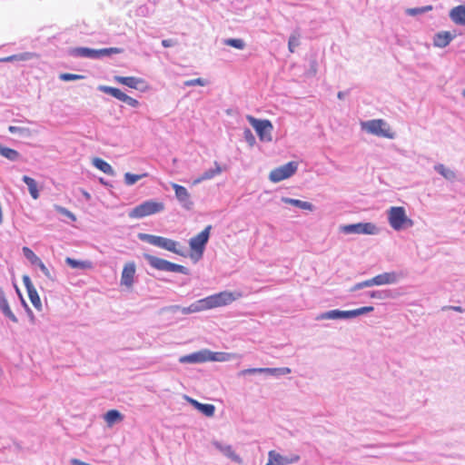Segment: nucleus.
Masks as SVG:
<instances>
[{"label":"nucleus","mask_w":465,"mask_h":465,"mask_svg":"<svg viewBox=\"0 0 465 465\" xmlns=\"http://www.w3.org/2000/svg\"><path fill=\"white\" fill-rule=\"evenodd\" d=\"M366 294L372 299L386 300L392 298V292L391 290H380V291H370Z\"/></svg>","instance_id":"f704fd0d"},{"label":"nucleus","mask_w":465,"mask_h":465,"mask_svg":"<svg viewBox=\"0 0 465 465\" xmlns=\"http://www.w3.org/2000/svg\"><path fill=\"white\" fill-rule=\"evenodd\" d=\"M374 286L373 278L358 282L351 288V292H356L363 288Z\"/></svg>","instance_id":"a18cd8bd"},{"label":"nucleus","mask_w":465,"mask_h":465,"mask_svg":"<svg viewBox=\"0 0 465 465\" xmlns=\"http://www.w3.org/2000/svg\"><path fill=\"white\" fill-rule=\"evenodd\" d=\"M164 210V204L161 202L148 200L136 205L129 212V217L141 219L148 215L161 213Z\"/></svg>","instance_id":"7ed1b4c3"},{"label":"nucleus","mask_w":465,"mask_h":465,"mask_svg":"<svg viewBox=\"0 0 465 465\" xmlns=\"http://www.w3.org/2000/svg\"><path fill=\"white\" fill-rule=\"evenodd\" d=\"M56 211L62 214L69 218L71 221L74 222L76 220L75 215L70 212L68 209L62 206H55Z\"/></svg>","instance_id":"de8ad7c7"},{"label":"nucleus","mask_w":465,"mask_h":465,"mask_svg":"<svg viewBox=\"0 0 465 465\" xmlns=\"http://www.w3.org/2000/svg\"><path fill=\"white\" fill-rule=\"evenodd\" d=\"M215 168H211L203 173V174L194 180L193 184H198L205 180H210L222 173V169L217 162H214Z\"/></svg>","instance_id":"b1692460"},{"label":"nucleus","mask_w":465,"mask_h":465,"mask_svg":"<svg viewBox=\"0 0 465 465\" xmlns=\"http://www.w3.org/2000/svg\"><path fill=\"white\" fill-rule=\"evenodd\" d=\"M311 67H312L313 74H316V61L315 60L312 61Z\"/></svg>","instance_id":"774afa93"},{"label":"nucleus","mask_w":465,"mask_h":465,"mask_svg":"<svg viewBox=\"0 0 465 465\" xmlns=\"http://www.w3.org/2000/svg\"><path fill=\"white\" fill-rule=\"evenodd\" d=\"M93 164L97 169H99L100 171L104 173L105 174H108V175L114 174V171L113 167L107 162H105L104 160H103L101 158H94Z\"/></svg>","instance_id":"7c9ffc66"},{"label":"nucleus","mask_w":465,"mask_h":465,"mask_svg":"<svg viewBox=\"0 0 465 465\" xmlns=\"http://www.w3.org/2000/svg\"><path fill=\"white\" fill-rule=\"evenodd\" d=\"M125 104L134 108H136L140 105L139 101L131 96H128V98L125 101Z\"/></svg>","instance_id":"13d9d810"},{"label":"nucleus","mask_w":465,"mask_h":465,"mask_svg":"<svg viewBox=\"0 0 465 465\" xmlns=\"http://www.w3.org/2000/svg\"><path fill=\"white\" fill-rule=\"evenodd\" d=\"M248 121L255 129L261 141H272V131L273 127L269 120H259L252 116H248Z\"/></svg>","instance_id":"1a4fd4ad"},{"label":"nucleus","mask_w":465,"mask_h":465,"mask_svg":"<svg viewBox=\"0 0 465 465\" xmlns=\"http://www.w3.org/2000/svg\"><path fill=\"white\" fill-rule=\"evenodd\" d=\"M361 129L369 134L389 139L395 138V133L391 132L387 123L382 119L369 120L361 123Z\"/></svg>","instance_id":"20e7f679"},{"label":"nucleus","mask_w":465,"mask_h":465,"mask_svg":"<svg viewBox=\"0 0 465 465\" xmlns=\"http://www.w3.org/2000/svg\"><path fill=\"white\" fill-rule=\"evenodd\" d=\"M434 170L440 173V175H442L446 180L448 181H450V182H453L457 175H456V173L449 168H447L444 164L442 163H438L434 166Z\"/></svg>","instance_id":"c756f323"},{"label":"nucleus","mask_w":465,"mask_h":465,"mask_svg":"<svg viewBox=\"0 0 465 465\" xmlns=\"http://www.w3.org/2000/svg\"><path fill=\"white\" fill-rule=\"evenodd\" d=\"M205 84L206 83L203 78H195V79H190V80L183 82V86H186V87L195 86V85L204 86Z\"/></svg>","instance_id":"09e8293b"},{"label":"nucleus","mask_w":465,"mask_h":465,"mask_svg":"<svg viewBox=\"0 0 465 465\" xmlns=\"http://www.w3.org/2000/svg\"><path fill=\"white\" fill-rule=\"evenodd\" d=\"M300 460L301 457L298 454L282 456L275 450H270L266 465H290L298 462Z\"/></svg>","instance_id":"9b49d317"},{"label":"nucleus","mask_w":465,"mask_h":465,"mask_svg":"<svg viewBox=\"0 0 465 465\" xmlns=\"http://www.w3.org/2000/svg\"><path fill=\"white\" fill-rule=\"evenodd\" d=\"M177 44V42L173 39H163L162 40V45L165 48L173 47Z\"/></svg>","instance_id":"bf43d9fd"},{"label":"nucleus","mask_w":465,"mask_h":465,"mask_svg":"<svg viewBox=\"0 0 465 465\" xmlns=\"http://www.w3.org/2000/svg\"><path fill=\"white\" fill-rule=\"evenodd\" d=\"M282 202L287 204L293 205L297 208L307 210L312 212L314 210V206L312 203L298 199L289 198V197H282Z\"/></svg>","instance_id":"5701e85b"},{"label":"nucleus","mask_w":465,"mask_h":465,"mask_svg":"<svg viewBox=\"0 0 465 465\" xmlns=\"http://www.w3.org/2000/svg\"><path fill=\"white\" fill-rule=\"evenodd\" d=\"M179 242L165 237H162L160 248L172 252L179 255H184L181 250L177 249Z\"/></svg>","instance_id":"a878e982"},{"label":"nucleus","mask_w":465,"mask_h":465,"mask_svg":"<svg viewBox=\"0 0 465 465\" xmlns=\"http://www.w3.org/2000/svg\"><path fill=\"white\" fill-rule=\"evenodd\" d=\"M27 293H28V297H29L32 304L34 305V307L36 310L41 311L42 303H41L40 297H39L38 292L35 290V288L27 291Z\"/></svg>","instance_id":"e433bc0d"},{"label":"nucleus","mask_w":465,"mask_h":465,"mask_svg":"<svg viewBox=\"0 0 465 465\" xmlns=\"http://www.w3.org/2000/svg\"><path fill=\"white\" fill-rule=\"evenodd\" d=\"M22 181L27 185L29 193L32 196V198L35 200L38 199L39 191L36 181L27 175H24L22 177Z\"/></svg>","instance_id":"bb28decb"},{"label":"nucleus","mask_w":465,"mask_h":465,"mask_svg":"<svg viewBox=\"0 0 465 465\" xmlns=\"http://www.w3.org/2000/svg\"><path fill=\"white\" fill-rule=\"evenodd\" d=\"M172 187L174 190L175 197L182 207L188 211L192 210L193 207V202L191 200V194L188 190L184 186L174 183H172Z\"/></svg>","instance_id":"f8f14e48"},{"label":"nucleus","mask_w":465,"mask_h":465,"mask_svg":"<svg viewBox=\"0 0 465 465\" xmlns=\"http://www.w3.org/2000/svg\"><path fill=\"white\" fill-rule=\"evenodd\" d=\"M454 35L448 31H441L435 34L433 37V45L436 47L444 48L453 40Z\"/></svg>","instance_id":"6ab92c4d"},{"label":"nucleus","mask_w":465,"mask_h":465,"mask_svg":"<svg viewBox=\"0 0 465 465\" xmlns=\"http://www.w3.org/2000/svg\"><path fill=\"white\" fill-rule=\"evenodd\" d=\"M292 370L288 367H281V368H250L242 370L238 376H245L250 374H266L273 377H281L283 375L290 374Z\"/></svg>","instance_id":"9d476101"},{"label":"nucleus","mask_w":465,"mask_h":465,"mask_svg":"<svg viewBox=\"0 0 465 465\" xmlns=\"http://www.w3.org/2000/svg\"><path fill=\"white\" fill-rule=\"evenodd\" d=\"M223 45L233 48L243 50L246 46L245 42L241 38H226L223 40Z\"/></svg>","instance_id":"c9c22d12"},{"label":"nucleus","mask_w":465,"mask_h":465,"mask_svg":"<svg viewBox=\"0 0 465 465\" xmlns=\"http://www.w3.org/2000/svg\"><path fill=\"white\" fill-rule=\"evenodd\" d=\"M23 282H24V285H25L26 291H29V290H32L35 288V286L33 285L31 279L28 275L23 276Z\"/></svg>","instance_id":"4d7b16f0"},{"label":"nucleus","mask_w":465,"mask_h":465,"mask_svg":"<svg viewBox=\"0 0 465 465\" xmlns=\"http://www.w3.org/2000/svg\"><path fill=\"white\" fill-rule=\"evenodd\" d=\"M64 262L73 269L90 270L93 268V262L91 261H78L71 257H66Z\"/></svg>","instance_id":"393cba45"},{"label":"nucleus","mask_w":465,"mask_h":465,"mask_svg":"<svg viewBox=\"0 0 465 465\" xmlns=\"http://www.w3.org/2000/svg\"><path fill=\"white\" fill-rule=\"evenodd\" d=\"M298 169V163L289 162L271 171L269 179L272 183H279L293 175Z\"/></svg>","instance_id":"6e6552de"},{"label":"nucleus","mask_w":465,"mask_h":465,"mask_svg":"<svg viewBox=\"0 0 465 465\" xmlns=\"http://www.w3.org/2000/svg\"><path fill=\"white\" fill-rule=\"evenodd\" d=\"M168 310H170L172 312L181 311L183 312V314L191 313V310H190L189 306L188 307H181L179 305H174V306L169 307Z\"/></svg>","instance_id":"5fc2aeb1"},{"label":"nucleus","mask_w":465,"mask_h":465,"mask_svg":"<svg viewBox=\"0 0 465 465\" xmlns=\"http://www.w3.org/2000/svg\"><path fill=\"white\" fill-rule=\"evenodd\" d=\"M243 138L250 146H253L256 143L255 136L249 128L244 129Z\"/></svg>","instance_id":"49530a36"},{"label":"nucleus","mask_w":465,"mask_h":465,"mask_svg":"<svg viewBox=\"0 0 465 465\" xmlns=\"http://www.w3.org/2000/svg\"><path fill=\"white\" fill-rule=\"evenodd\" d=\"M340 232L345 234H369L379 233V228L372 223H358L340 226Z\"/></svg>","instance_id":"423d86ee"},{"label":"nucleus","mask_w":465,"mask_h":465,"mask_svg":"<svg viewBox=\"0 0 465 465\" xmlns=\"http://www.w3.org/2000/svg\"><path fill=\"white\" fill-rule=\"evenodd\" d=\"M207 350L196 351L188 355L182 356L179 359L181 363H201L208 361Z\"/></svg>","instance_id":"4468645a"},{"label":"nucleus","mask_w":465,"mask_h":465,"mask_svg":"<svg viewBox=\"0 0 465 465\" xmlns=\"http://www.w3.org/2000/svg\"><path fill=\"white\" fill-rule=\"evenodd\" d=\"M128 96L129 95H127L126 94H124V92H122L119 89L118 92L116 93V94L114 95V98L118 99L119 101H122V102L125 103V101L128 98Z\"/></svg>","instance_id":"680f3d73"},{"label":"nucleus","mask_w":465,"mask_h":465,"mask_svg":"<svg viewBox=\"0 0 465 465\" xmlns=\"http://www.w3.org/2000/svg\"><path fill=\"white\" fill-rule=\"evenodd\" d=\"M207 353H208V355H207L208 361H224L229 360V358L227 357V354L224 352H213V351L207 350Z\"/></svg>","instance_id":"37998d69"},{"label":"nucleus","mask_w":465,"mask_h":465,"mask_svg":"<svg viewBox=\"0 0 465 465\" xmlns=\"http://www.w3.org/2000/svg\"><path fill=\"white\" fill-rule=\"evenodd\" d=\"M36 265L39 267V269L45 274V277L52 281L54 280V277L51 273L50 270L45 265V263L42 261H40Z\"/></svg>","instance_id":"603ef678"},{"label":"nucleus","mask_w":465,"mask_h":465,"mask_svg":"<svg viewBox=\"0 0 465 465\" xmlns=\"http://www.w3.org/2000/svg\"><path fill=\"white\" fill-rule=\"evenodd\" d=\"M147 176V173L143 174H134L131 173H126L124 174V183L128 186L134 185L135 183H137L140 179L143 177Z\"/></svg>","instance_id":"ea45409f"},{"label":"nucleus","mask_w":465,"mask_h":465,"mask_svg":"<svg viewBox=\"0 0 465 465\" xmlns=\"http://www.w3.org/2000/svg\"><path fill=\"white\" fill-rule=\"evenodd\" d=\"M84 76L81 74H69L64 73L60 74V79L63 81H74L79 79H84Z\"/></svg>","instance_id":"8fccbe9b"},{"label":"nucleus","mask_w":465,"mask_h":465,"mask_svg":"<svg viewBox=\"0 0 465 465\" xmlns=\"http://www.w3.org/2000/svg\"><path fill=\"white\" fill-rule=\"evenodd\" d=\"M32 54L30 53H24L19 54H13L0 59V62H13V61H25L28 60Z\"/></svg>","instance_id":"58836bf2"},{"label":"nucleus","mask_w":465,"mask_h":465,"mask_svg":"<svg viewBox=\"0 0 465 465\" xmlns=\"http://www.w3.org/2000/svg\"><path fill=\"white\" fill-rule=\"evenodd\" d=\"M8 131L11 134H18L20 136L23 137H29L31 135V130L27 127L10 125L8 127Z\"/></svg>","instance_id":"a19ab883"},{"label":"nucleus","mask_w":465,"mask_h":465,"mask_svg":"<svg viewBox=\"0 0 465 465\" xmlns=\"http://www.w3.org/2000/svg\"><path fill=\"white\" fill-rule=\"evenodd\" d=\"M143 258L147 261L151 267L163 272H173L188 275L190 271L185 266L171 262L167 260L153 256L152 254L144 253Z\"/></svg>","instance_id":"f257e3e1"},{"label":"nucleus","mask_w":465,"mask_h":465,"mask_svg":"<svg viewBox=\"0 0 465 465\" xmlns=\"http://www.w3.org/2000/svg\"><path fill=\"white\" fill-rule=\"evenodd\" d=\"M98 90L114 97L119 89L108 85H99Z\"/></svg>","instance_id":"3c124183"},{"label":"nucleus","mask_w":465,"mask_h":465,"mask_svg":"<svg viewBox=\"0 0 465 465\" xmlns=\"http://www.w3.org/2000/svg\"><path fill=\"white\" fill-rule=\"evenodd\" d=\"M213 445L215 447V449H217L220 452H222L224 456L231 459L232 460L237 463L242 462V459L234 452L231 445L223 444L218 440L213 441Z\"/></svg>","instance_id":"2eb2a0df"},{"label":"nucleus","mask_w":465,"mask_h":465,"mask_svg":"<svg viewBox=\"0 0 465 465\" xmlns=\"http://www.w3.org/2000/svg\"><path fill=\"white\" fill-rule=\"evenodd\" d=\"M203 301L202 299L201 300H198L196 301L195 302L192 303L189 307H190V310H191V313L193 312H201V311H204V306L203 304H202Z\"/></svg>","instance_id":"864d4df0"},{"label":"nucleus","mask_w":465,"mask_h":465,"mask_svg":"<svg viewBox=\"0 0 465 465\" xmlns=\"http://www.w3.org/2000/svg\"><path fill=\"white\" fill-rule=\"evenodd\" d=\"M0 155L13 162L18 161L20 158V153L16 150L2 144H0Z\"/></svg>","instance_id":"2f4dec72"},{"label":"nucleus","mask_w":465,"mask_h":465,"mask_svg":"<svg viewBox=\"0 0 465 465\" xmlns=\"http://www.w3.org/2000/svg\"><path fill=\"white\" fill-rule=\"evenodd\" d=\"M16 291L18 292V294L20 295V298H21V302H22V305H24V307L25 308L26 312L33 316V312L31 311V309L29 308V306L27 305V303L25 302V301L23 299L21 293H20V291L16 288Z\"/></svg>","instance_id":"e2e57ef3"},{"label":"nucleus","mask_w":465,"mask_h":465,"mask_svg":"<svg viewBox=\"0 0 465 465\" xmlns=\"http://www.w3.org/2000/svg\"><path fill=\"white\" fill-rule=\"evenodd\" d=\"M104 420L108 426H112L116 422H120L124 420V415L117 410H110L104 414Z\"/></svg>","instance_id":"cd10ccee"},{"label":"nucleus","mask_w":465,"mask_h":465,"mask_svg":"<svg viewBox=\"0 0 465 465\" xmlns=\"http://www.w3.org/2000/svg\"><path fill=\"white\" fill-rule=\"evenodd\" d=\"M123 53V49L118 47H108L102 49H94V60L101 59L104 56H111L113 54H117Z\"/></svg>","instance_id":"c85d7f7f"},{"label":"nucleus","mask_w":465,"mask_h":465,"mask_svg":"<svg viewBox=\"0 0 465 465\" xmlns=\"http://www.w3.org/2000/svg\"><path fill=\"white\" fill-rule=\"evenodd\" d=\"M373 310H374V308L372 306H365V307L355 309L356 317L365 314V313H368V312H373Z\"/></svg>","instance_id":"6e6d98bb"},{"label":"nucleus","mask_w":465,"mask_h":465,"mask_svg":"<svg viewBox=\"0 0 465 465\" xmlns=\"http://www.w3.org/2000/svg\"><path fill=\"white\" fill-rule=\"evenodd\" d=\"M301 33L299 29H295L290 35L288 40V49L291 53H294L295 49L300 45Z\"/></svg>","instance_id":"473e14b6"},{"label":"nucleus","mask_w":465,"mask_h":465,"mask_svg":"<svg viewBox=\"0 0 465 465\" xmlns=\"http://www.w3.org/2000/svg\"><path fill=\"white\" fill-rule=\"evenodd\" d=\"M234 300L235 297L233 296L232 292L224 291L202 299V304H203L205 310H209L228 305Z\"/></svg>","instance_id":"39448f33"},{"label":"nucleus","mask_w":465,"mask_h":465,"mask_svg":"<svg viewBox=\"0 0 465 465\" xmlns=\"http://www.w3.org/2000/svg\"><path fill=\"white\" fill-rule=\"evenodd\" d=\"M450 309L459 312H464V309L460 306H450Z\"/></svg>","instance_id":"69168bd1"},{"label":"nucleus","mask_w":465,"mask_h":465,"mask_svg":"<svg viewBox=\"0 0 465 465\" xmlns=\"http://www.w3.org/2000/svg\"><path fill=\"white\" fill-rule=\"evenodd\" d=\"M187 401L197 410H199V405H201V402L197 401L196 400H193L192 398H189L186 396Z\"/></svg>","instance_id":"0e129e2a"},{"label":"nucleus","mask_w":465,"mask_h":465,"mask_svg":"<svg viewBox=\"0 0 465 465\" xmlns=\"http://www.w3.org/2000/svg\"><path fill=\"white\" fill-rule=\"evenodd\" d=\"M356 317L355 310L341 311L338 309L324 312L316 317V320H347Z\"/></svg>","instance_id":"ddd939ff"},{"label":"nucleus","mask_w":465,"mask_h":465,"mask_svg":"<svg viewBox=\"0 0 465 465\" xmlns=\"http://www.w3.org/2000/svg\"><path fill=\"white\" fill-rule=\"evenodd\" d=\"M135 273V265L134 262L126 263L123 269L121 276V284L130 287L134 282Z\"/></svg>","instance_id":"dca6fc26"},{"label":"nucleus","mask_w":465,"mask_h":465,"mask_svg":"<svg viewBox=\"0 0 465 465\" xmlns=\"http://www.w3.org/2000/svg\"><path fill=\"white\" fill-rule=\"evenodd\" d=\"M398 281L399 277L395 272H383L373 277L374 285L393 284Z\"/></svg>","instance_id":"f3484780"},{"label":"nucleus","mask_w":465,"mask_h":465,"mask_svg":"<svg viewBox=\"0 0 465 465\" xmlns=\"http://www.w3.org/2000/svg\"><path fill=\"white\" fill-rule=\"evenodd\" d=\"M25 257L30 261L32 264L36 265L41 260L29 247H23L22 249Z\"/></svg>","instance_id":"79ce46f5"},{"label":"nucleus","mask_w":465,"mask_h":465,"mask_svg":"<svg viewBox=\"0 0 465 465\" xmlns=\"http://www.w3.org/2000/svg\"><path fill=\"white\" fill-rule=\"evenodd\" d=\"M388 220L390 225L395 231H401L413 225V221L406 215L405 209L401 206H393L389 209Z\"/></svg>","instance_id":"f03ea898"},{"label":"nucleus","mask_w":465,"mask_h":465,"mask_svg":"<svg viewBox=\"0 0 465 465\" xmlns=\"http://www.w3.org/2000/svg\"><path fill=\"white\" fill-rule=\"evenodd\" d=\"M162 237L163 236H157V235L142 233V232L138 234V238L141 241L145 242L149 244L157 246V247H160V245H161Z\"/></svg>","instance_id":"72a5a7b5"},{"label":"nucleus","mask_w":465,"mask_h":465,"mask_svg":"<svg viewBox=\"0 0 465 465\" xmlns=\"http://www.w3.org/2000/svg\"><path fill=\"white\" fill-rule=\"evenodd\" d=\"M128 96L129 95H127L126 94H124V92H122L119 89L118 92L116 93V94L114 95V98L118 99L119 101H122V102L125 103V101L128 98Z\"/></svg>","instance_id":"052dcab7"},{"label":"nucleus","mask_w":465,"mask_h":465,"mask_svg":"<svg viewBox=\"0 0 465 465\" xmlns=\"http://www.w3.org/2000/svg\"><path fill=\"white\" fill-rule=\"evenodd\" d=\"M0 311L11 322L15 323L18 322V319L10 309L9 303L3 291H0Z\"/></svg>","instance_id":"412c9836"},{"label":"nucleus","mask_w":465,"mask_h":465,"mask_svg":"<svg viewBox=\"0 0 465 465\" xmlns=\"http://www.w3.org/2000/svg\"><path fill=\"white\" fill-rule=\"evenodd\" d=\"M212 225H208L197 235L192 237L189 241L190 248L197 254L196 261L202 258L205 246L210 237Z\"/></svg>","instance_id":"0eeeda50"},{"label":"nucleus","mask_w":465,"mask_h":465,"mask_svg":"<svg viewBox=\"0 0 465 465\" xmlns=\"http://www.w3.org/2000/svg\"><path fill=\"white\" fill-rule=\"evenodd\" d=\"M347 95V92H342V91H340L338 94H337V97L339 99H344L345 96Z\"/></svg>","instance_id":"338daca9"},{"label":"nucleus","mask_w":465,"mask_h":465,"mask_svg":"<svg viewBox=\"0 0 465 465\" xmlns=\"http://www.w3.org/2000/svg\"><path fill=\"white\" fill-rule=\"evenodd\" d=\"M450 20L458 25H465V5L453 7L449 14Z\"/></svg>","instance_id":"a211bd4d"},{"label":"nucleus","mask_w":465,"mask_h":465,"mask_svg":"<svg viewBox=\"0 0 465 465\" xmlns=\"http://www.w3.org/2000/svg\"><path fill=\"white\" fill-rule=\"evenodd\" d=\"M432 9H433V6L430 5H425V6H421V7L408 8V9H406L405 13L408 15L415 16L418 15L425 14L429 11H431Z\"/></svg>","instance_id":"4c0bfd02"},{"label":"nucleus","mask_w":465,"mask_h":465,"mask_svg":"<svg viewBox=\"0 0 465 465\" xmlns=\"http://www.w3.org/2000/svg\"><path fill=\"white\" fill-rule=\"evenodd\" d=\"M69 55L73 57H84L94 59V49L89 47H74L68 51Z\"/></svg>","instance_id":"4be33fe9"},{"label":"nucleus","mask_w":465,"mask_h":465,"mask_svg":"<svg viewBox=\"0 0 465 465\" xmlns=\"http://www.w3.org/2000/svg\"><path fill=\"white\" fill-rule=\"evenodd\" d=\"M203 414H204L207 417H212L214 414L215 407L213 404H207V403H201L199 405V410Z\"/></svg>","instance_id":"c03bdc74"},{"label":"nucleus","mask_w":465,"mask_h":465,"mask_svg":"<svg viewBox=\"0 0 465 465\" xmlns=\"http://www.w3.org/2000/svg\"><path fill=\"white\" fill-rule=\"evenodd\" d=\"M114 80L133 89H139L140 84H144L143 79L134 76H114Z\"/></svg>","instance_id":"aec40b11"}]
</instances>
